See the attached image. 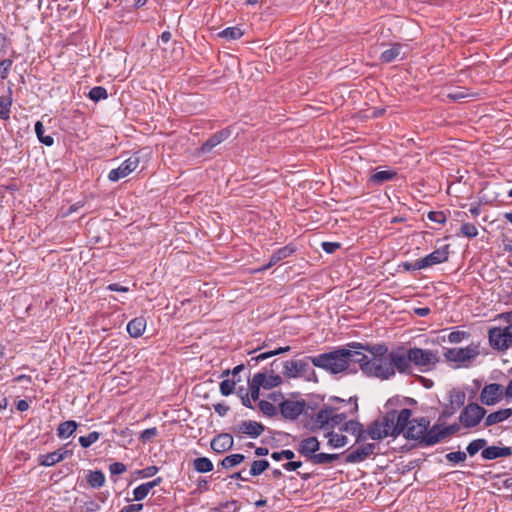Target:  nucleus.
Masks as SVG:
<instances>
[{
	"mask_svg": "<svg viewBox=\"0 0 512 512\" xmlns=\"http://www.w3.org/2000/svg\"><path fill=\"white\" fill-rule=\"evenodd\" d=\"M349 348H337L333 351L321 353L312 358V364L330 374L337 375L344 372H356L352 365L358 364L360 370L368 377H378L376 368L383 366L390 350L385 344L363 345L351 342Z\"/></svg>",
	"mask_w": 512,
	"mask_h": 512,
	"instance_id": "f257e3e1",
	"label": "nucleus"
},
{
	"mask_svg": "<svg viewBox=\"0 0 512 512\" xmlns=\"http://www.w3.org/2000/svg\"><path fill=\"white\" fill-rule=\"evenodd\" d=\"M412 416V410L404 408L399 412L393 410L386 413L381 419L375 420L365 430L366 438L381 440L387 436L396 438L404 432L409 418Z\"/></svg>",
	"mask_w": 512,
	"mask_h": 512,
	"instance_id": "f03ea898",
	"label": "nucleus"
},
{
	"mask_svg": "<svg viewBox=\"0 0 512 512\" xmlns=\"http://www.w3.org/2000/svg\"><path fill=\"white\" fill-rule=\"evenodd\" d=\"M376 373L378 374L377 378L380 380H389L396 373L412 375L413 369H411L409 349L404 345H400L390 350V354L384 360L383 366L380 365L376 368Z\"/></svg>",
	"mask_w": 512,
	"mask_h": 512,
	"instance_id": "7ed1b4c3",
	"label": "nucleus"
},
{
	"mask_svg": "<svg viewBox=\"0 0 512 512\" xmlns=\"http://www.w3.org/2000/svg\"><path fill=\"white\" fill-rule=\"evenodd\" d=\"M434 425L430 427V421L427 417L409 418L405 427L404 437L407 440H414L424 447L433 446L438 443V438L434 436Z\"/></svg>",
	"mask_w": 512,
	"mask_h": 512,
	"instance_id": "20e7f679",
	"label": "nucleus"
},
{
	"mask_svg": "<svg viewBox=\"0 0 512 512\" xmlns=\"http://www.w3.org/2000/svg\"><path fill=\"white\" fill-rule=\"evenodd\" d=\"M329 401H331V406L333 407V412L329 417V429L341 427L348 416L355 414L358 410L356 399L353 400L352 398H349L348 400H345L338 397H331Z\"/></svg>",
	"mask_w": 512,
	"mask_h": 512,
	"instance_id": "39448f33",
	"label": "nucleus"
},
{
	"mask_svg": "<svg viewBox=\"0 0 512 512\" xmlns=\"http://www.w3.org/2000/svg\"><path fill=\"white\" fill-rule=\"evenodd\" d=\"M408 349L411 369L416 367L420 372H427L432 370L439 362V355L437 351L422 349L418 347H411Z\"/></svg>",
	"mask_w": 512,
	"mask_h": 512,
	"instance_id": "423d86ee",
	"label": "nucleus"
},
{
	"mask_svg": "<svg viewBox=\"0 0 512 512\" xmlns=\"http://www.w3.org/2000/svg\"><path fill=\"white\" fill-rule=\"evenodd\" d=\"M314 357L315 356H309L305 359L288 360L283 362V374L287 378L305 377L308 381H317L316 373L310 367V363H312L311 359Z\"/></svg>",
	"mask_w": 512,
	"mask_h": 512,
	"instance_id": "0eeeda50",
	"label": "nucleus"
},
{
	"mask_svg": "<svg viewBox=\"0 0 512 512\" xmlns=\"http://www.w3.org/2000/svg\"><path fill=\"white\" fill-rule=\"evenodd\" d=\"M479 353L478 345L471 344L464 348H448L444 352V357L448 362H454L458 366H468Z\"/></svg>",
	"mask_w": 512,
	"mask_h": 512,
	"instance_id": "6e6552de",
	"label": "nucleus"
},
{
	"mask_svg": "<svg viewBox=\"0 0 512 512\" xmlns=\"http://www.w3.org/2000/svg\"><path fill=\"white\" fill-rule=\"evenodd\" d=\"M489 343L497 350H507L512 347V324L506 327H493L488 332Z\"/></svg>",
	"mask_w": 512,
	"mask_h": 512,
	"instance_id": "1a4fd4ad",
	"label": "nucleus"
},
{
	"mask_svg": "<svg viewBox=\"0 0 512 512\" xmlns=\"http://www.w3.org/2000/svg\"><path fill=\"white\" fill-rule=\"evenodd\" d=\"M486 412V409L477 403H470L461 411L459 422L464 428H474L482 421Z\"/></svg>",
	"mask_w": 512,
	"mask_h": 512,
	"instance_id": "9d476101",
	"label": "nucleus"
},
{
	"mask_svg": "<svg viewBox=\"0 0 512 512\" xmlns=\"http://www.w3.org/2000/svg\"><path fill=\"white\" fill-rule=\"evenodd\" d=\"M307 408V403L304 399L300 400H291V399H284L279 404V410L282 415V417L286 420L294 421L296 420L301 414L305 412Z\"/></svg>",
	"mask_w": 512,
	"mask_h": 512,
	"instance_id": "9b49d317",
	"label": "nucleus"
},
{
	"mask_svg": "<svg viewBox=\"0 0 512 512\" xmlns=\"http://www.w3.org/2000/svg\"><path fill=\"white\" fill-rule=\"evenodd\" d=\"M138 166L139 157L137 155H132L123 161L118 168L112 169L108 174V179L112 182H116L135 171Z\"/></svg>",
	"mask_w": 512,
	"mask_h": 512,
	"instance_id": "f8f14e48",
	"label": "nucleus"
},
{
	"mask_svg": "<svg viewBox=\"0 0 512 512\" xmlns=\"http://www.w3.org/2000/svg\"><path fill=\"white\" fill-rule=\"evenodd\" d=\"M503 396V386L497 383L485 385L480 393V401L484 405H494L498 403Z\"/></svg>",
	"mask_w": 512,
	"mask_h": 512,
	"instance_id": "ddd939ff",
	"label": "nucleus"
},
{
	"mask_svg": "<svg viewBox=\"0 0 512 512\" xmlns=\"http://www.w3.org/2000/svg\"><path fill=\"white\" fill-rule=\"evenodd\" d=\"M265 430V427L256 421L245 420L233 427V432L237 434H245L251 438L259 437Z\"/></svg>",
	"mask_w": 512,
	"mask_h": 512,
	"instance_id": "4468645a",
	"label": "nucleus"
},
{
	"mask_svg": "<svg viewBox=\"0 0 512 512\" xmlns=\"http://www.w3.org/2000/svg\"><path fill=\"white\" fill-rule=\"evenodd\" d=\"M376 449V444L374 443H367L364 444L357 449L351 451L347 454L345 458L346 463H360L369 458L372 454H374Z\"/></svg>",
	"mask_w": 512,
	"mask_h": 512,
	"instance_id": "2eb2a0df",
	"label": "nucleus"
},
{
	"mask_svg": "<svg viewBox=\"0 0 512 512\" xmlns=\"http://www.w3.org/2000/svg\"><path fill=\"white\" fill-rule=\"evenodd\" d=\"M449 257V245H444L441 248H438L428 254L427 256L421 258L422 265L424 268H428L430 266L444 263L448 260Z\"/></svg>",
	"mask_w": 512,
	"mask_h": 512,
	"instance_id": "dca6fc26",
	"label": "nucleus"
},
{
	"mask_svg": "<svg viewBox=\"0 0 512 512\" xmlns=\"http://www.w3.org/2000/svg\"><path fill=\"white\" fill-rule=\"evenodd\" d=\"M72 455L71 450H66L64 448H60L56 451L40 455L38 459V463L44 467L53 466L61 461H63L66 457Z\"/></svg>",
	"mask_w": 512,
	"mask_h": 512,
	"instance_id": "f3484780",
	"label": "nucleus"
},
{
	"mask_svg": "<svg viewBox=\"0 0 512 512\" xmlns=\"http://www.w3.org/2000/svg\"><path fill=\"white\" fill-rule=\"evenodd\" d=\"M234 439L229 433H221L214 437L210 443L211 449L216 453H224L233 448Z\"/></svg>",
	"mask_w": 512,
	"mask_h": 512,
	"instance_id": "a211bd4d",
	"label": "nucleus"
},
{
	"mask_svg": "<svg viewBox=\"0 0 512 512\" xmlns=\"http://www.w3.org/2000/svg\"><path fill=\"white\" fill-rule=\"evenodd\" d=\"M320 448L318 439L314 436L303 439L297 448V451L311 462V457L316 455Z\"/></svg>",
	"mask_w": 512,
	"mask_h": 512,
	"instance_id": "6ab92c4d",
	"label": "nucleus"
},
{
	"mask_svg": "<svg viewBox=\"0 0 512 512\" xmlns=\"http://www.w3.org/2000/svg\"><path fill=\"white\" fill-rule=\"evenodd\" d=\"M332 412L333 407L331 406V401H329L328 403L324 404L323 407L316 413L313 419L314 428L329 429V417Z\"/></svg>",
	"mask_w": 512,
	"mask_h": 512,
	"instance_id": "aec40b11",
	"label": "nucleus"
},
{
	"mask_svg": "<svg viewBox=\"0 0 512 512\" xmlns=\"http://www.w3.org/2000/svg\"><path fill=\"white\" fill-rule=\"evenodd\" d=\"M340 430L356 436V443H360L366 440V432L363 428V425L358 421L346 420L340 427Z\"/></svg>",
	"mask_w": 512,
	"mask_h": 512,
	"instance_id": "412c9836",
	"label": "nucleus"
},
{
	"mask_svg": "<svg viewBox=\"0 0 512 512\" xmlns=\"http://www.w3.org/2000/svg\"><path fill=\"white\" fill-rule=\"evenodd\" d=\"M230 136L229 130H221L214 133L211 137H209L201 146L200 151L202 153H209L215 148L217 145L222 143Z\"/></svg>",
	"mask_w": 512,
	"mask_h": 512,
	"instance_id": "4be33fe9",
	"label": "nucleus"
},
{
	"mask_svg": "<svg viewBox=\"0 0 512 512\" xmlns=\"http://www.w3.org/2000/svg\"><path fill=\"white\" fill-rule=\"evenodd\" d=\"M405 48L404 45L400 43H394L391 47L385 51H383L380 55V60L383 63H391L396 59H403L405 57L406 52L403 51Z\"/></svg>",
	"mask_w": 512,
	"mask_h": 512,
	"instance_id": "5701e85b",
	"label": "nucleus"
},
{
	"mask_svg": "<svg viewBox=\"0 0 512 512\" xmlns=\"http://www.w3.org/2000/svg\"><path fill=\"white\" fill-rule=\"evenodd\" d=\"M512 455L510 447L489 446L485 447L481 452V457L484 460H494L501 457H508Z\"/></svg>",
	"mask_w": 512,
	"mask_h": 512,
	"instance_id": "b1692460",
	"label": "nucleus"
},
{
	"mask_svg": "<svg viewBox=\"0 0 512 512\" xmlns=\"http://www.w3.org/2000/svg\"><path fill=\"white\" fill-rule=\"evenodd\" d=\"M460 430V425L457 423H453L449 426H444L442 424L436 423L434 424V436L438 438V443L442 440L456 434Z\"/></svg>",
	"mask_w": 512,
	"mask_h": 512,
	"instance_id": "393cba45",
	"label": "nucleus"
},
{
	"mask_svg": "<svg viewBox=\"0 0 512 512\" xmlns=\"http://www.w3.org/2000/svg\"><path fill=\"white\" fill-rule=\"evenodd\" d=\"M146 328V320L144 317H136L128 322L127 332L133 338H138L143 335Z\"/></svg>",
	"mask_w": 512,
	"mask_h": 512,
	"instance_id": "a878e982",
	"label": "nucleus"
},
{
	"mask_svg": "<svg viewBox=\"0 0 512 512\" xmlns=\"http://www.w3.org/2000/svg\"><path fill=\"white\" fill-rule=\"evenodd\" d=\"M511 415H512L511 408L500 409L498 411L492 412L485 418L484 426L489 427L494 424L503 422L506 419H508Z\"/></svg>",
	"mask_w": 512,
	"mask_h": 512,
	"instance_id": "bb28decb",
	"label": "nucleus"
},
{
	"mask_svg": "<svg viewBox=\"0 0 512 512\" xmlns=\"http://www.w3.org/2000/svg\"><path fill=\"white\" fill-rule=\"evenodd\" d=\"M293 252H294V249L290 246H285V247L278 249L271 255L269 262L265 266H263V268H261L260 270L269 269L273 265L277 264L279 261L289 257Z\"/></svg>",
	"mask_w": 512,
	"mask_h": 512,
	"instance_id": "cd10ccee",
	"label": "nucleus"
},
{
	"mask_svg": "<svg viewBox=\"0 0 512 512\" xmlns=\"http://www.w3.org/2000/svg\"><path fill=\"white\" fill-rule=\"evenodd\" d=\"M78 423L74 420L61 422L57 427V436L60 439H67L77 430Z\"/></svg>",
	"mask_w": 512,
	"mask_h": 512,
	"instance_id": "c85d7f7f",
	"label": "nucleus"
},
{
	"mask_svg": "<svg viewBox=\"0 0 512 512\" xmlns=\"http://www.w3.org/2000/svg\"><path fill=\"white\" fill-rule=\"evenodd\" d=\"M12 106V89L8 88V95L0 96V119L8 120L10 118Z\"/></svg>",
	"mask_w": 512,
	"mask_h": 512,
	"instance_id": "c756f323",
	"label": "nucleus"
},
{
	"mask_svg": "<svg viewBox=\"0 0 512 512\" xmlns=\"http://www.w3.org/2000/svg\"><path fill=\"white\" fill-rule=\"evenodd\" d=\"M256 375H261L263 377V385L264 389H272L282 384V377L278 374H274V370H271V374L267 375L265 372L257 373Z\"/></svg>",
	"mask_w": 512,
	"mask_h": 512,
	"instance_id": "7c9ffc66",
	"label": "nucleus"
},
{
	"mask_svg": "<svg viewBox=\"0 0 512 512\" xmlns=\"http://www.w3.org/2000/svg\"><path fill=\"white\" fill-rule=\"evenodd\" d=\"M397 176V173L393 170L377 171L370 176V182L379 185L387 181L393 180Z\"/></svg>",
	"mask_w": 512,
	"mask_h": 512,
	"instance_id": "2f4dec72",
	"label": "nucleus"
},
{
	"mask_svg": "<svg viewBox=\"0 0 512 512\" xmlns=\"http://www.w3.org/2000/svg\"><path fill=\"white\" fill-rule=\"evenodd\" d=\"M466 394L460 389H452L449 392V404L458 410L464 405Z\"/></svg>",
	"mask_w": 512,
	"mask_h": 512,
	"instance_id": "473e14b6",
	"label": "nucleus"
},
{
	"mask_svg": "<svg viewBox=\"0 0 512 512\" xmlns=\"http://www.w3.org/2000/svg\"><path fill=\"white\" fill-rule=\"evenodd\" d=\"M213 463L207 457H198L193 460V468L198 473H208L213 470Z\"/></svg>",
	"mask_w": 512,
	"mask_h": 512,
	"instance_id": "72a5a7b5",
	"label": "nucleus"
},
{
	"mask_svg": "<svg viewBox=\"0 0 512 512\" xmlns=\"http://www.w3.org/2000/svg\"><path fill=\"white\" fill-rule=\"evenodd\" d=\"M325 436L328 438V445L332 448L344 447L348 443V438L345 435L333 431L328 432Z\"/></svg>",
	"mask_w": 512,
	"mask_h": 512,
	"instance_id": "f704fd0d",
	"label": "nucleus"
},
{
	"mask_svg": "<svg viewBox=\"0 0 512 512\" xmlns=\"http://www.w3.org/2000/svg\"><path fill=\"white\" fill-rule=\"evenodd\" d=\"M87 482L92 488H101L105 484V475L100 470L91 471L87 476Z\"/></svg>",
	"mask_w": 512,
	"mask_h": 512,
	"instance_id": "c9c22d12",
	"label": "nucleus"
},
{
	"mask_svg": "<svg viewBox=\"0 0 512 512\" xmlns=\"http://www.w3.org/2000/svg\"><path fill=\"white\" fill-rule=\"evenodd\" d=\"M263 385V377L261 375H254L251 382H249V389L252 400L256 401L260 397V388Z\"/></svg>",
	"mask_w": 512,
	"mask_h": 512,
	"instance_id": "e433bc0d",
	"label": "nucleus"
},
{
	"mask_svg": "<svg viewBox=\"0 0 512 512\" xmlns=\"http://www.w3.org/2000/svg\"><path fill=\"white\" fill-rule=\"evenodd\" d=\"M245 460V456L243 454H231L226 456L220 461V465L224 469H231L239 464H241Z\"/></svg>",
	"mask_w": 512,
	"mask_h": 512,
	"instance_id": "4c0bfd02",
	"label": "nucleus"
},
{
	"mask_svg": "<svg viewBox=\"0 0 512 512\" xmlns=\"http://www.w3.org/2000/svg\"><path fill=\"white\" fill-rule=\"evenodd\" d=\"M339 457V454L318 453L311 457V463L316 465L331 464Z\"/></svg>",
	"mask_w": 512,
	"mask_h": 512,
	"instance_id": "58836bf2",
	"label": "nucleus"
},
{
	"mask_svg": "<svg viewBox=\"0 0 512 512\" xmlns=\"http://www.w3.org/2000/svg\"><path fill=\"white\" fill-rule=\"evenodd\" d=\"M487 443V440L484 438H478L471 441L466 447L467 454L473 457L479 451L482 452V450L487 446Z\"/></svg>",
	"mask_w": 512,
	"mask_h": 512,
	"instance_id": "ea45409f",
	"label": "nucleus"
},
{
	"mask_svg": "<svg viewBox=\"0 0 512 512\" xmlns=\"http://www.w3.org/2000/svg\"><path fill=\"white\" fill-rule=\"evenodd\" d=\"M221 38L227 40H237L243 36V31L239 27H227L218 34Z\"/></svg>",
	"mask_w": 512,
	"mask_h": 512,
	"instance_id": "a19ab883",
	"label": "nucleus"
},
{
	"mask_svg": "<svg viewBox=\"0 0 512 512\" xmlns=\"http://www.w3.org/2000/svg\"><path fill=\"white\" fill-rule=\"evenodd\" d=\"M35 133L39 141L46 146H52L54 143V139L52 136L44 135V126L41 121H37L35 123Z\"/></svg>",
	"mask_w": 512,
	"mask_h": 512,
	"instance_id": "79ce46f5",
	"label": "nucleus"
},
{
	"mask_svg": "<svg viewBox=\"0 0 512 512\" xmlns=\"http://www.w3.org/2000/svg\"><path fill=\"white\" fill-rule=\"evenodd\" d=\"M270 464L267 460H255L252 462L249 475L258 476L269 468Z\"/></svg>",
	"mask_w": 512,
	"mask_h": 512,
	"instance_id": "37998d69",
	"label": "nucleus"
},
{
	"mask_svg": "<svg viewBox=\"0 0 512 512\" xmlns=\"http://www.w3.org/2000/svg\"><path fill=\"white\" fill-rule=\"evenodd\" d=\"M290 349H291L290 346H285V347H280L276 350L263 352V353L257 355L256 357L251 358V361H255V363H258V362L266 360L272 356H276V355L288 352V351H290Z\"/></svg>",
	"mask_w": 512,
	"mask_h": 512,
	"instance_id": "c03bdc74",
	"label": "nucleus"
},
{
	"mask_svg": "<svg viewBox=\"0 0 512 512\" xmlns=\"http://www.w3.org/2000/svg\"><path fill=\"white\" fill-rule=\"evenodd\" d=\"M101 434L97 431L90 432L87 436H80L78 442L82 448H89L92 444L97 442Z\"/></svg>",
	"mask_w": 512,
	"mask_h": 512,
	"instance_id": "a18cd8bd",
	"label": "nucleus"
},
{
	"mask_svg": "<svg viewBox=\"0 0 512 512\" xmlns=\"http://www.w3.org/2000/svg\"><path fill=\"white\" fill-rule=\"evenodd\" d=\"M88 96L92 101L98 102L100 100L106 99L108 94L107 90L104 87L96 86L89 91Z\"/></svg>",
	"mask_w": 512,
	"mask_h": 512,
	"instance_id": "49530a36",
	"label": "nucleus"
},
{
	"mask_svg": "<svg viewBox=\"0 0 512 512\" xmlns=\"http://www.w3.org/2000/svg\"><path fill=\"white\" fill-rule=\"evenodd\" d=\"M259 410L268 417H273L277 414V408L266 400H260L258 403Z\"/></svg>",
	"mask_w": 512,
	"mask_h": 512,
	"instance_id": "de8ad7c7",
	"label": "nucleus"
},
{
	"mask_svg": "<svg viewBox=\"0 0 512 512\" xmlns=\"http://www.w3.org/2000/svg\"><path fill=\"white\" fill-rule=\"evenodd\" d=\"M151 490L148 488L146 483H142L133 490V501H142L147 497Z\"/></svg>",
	"mask_w": 512,
	"mask_h": 512,
	"instance_id": "09e8293b",
	"label": "nucleus"
},
{
	"mask_svg": "<svg viewBox=\"0 0 512 512\" xmlns=\"http://www.w3.org/2000/svg\"><path fill=\"white\" fill-rule=\"evenodd\" d=\"M460 231L463 236L468 238H475L478 235V230L472 223H463Z\"/></svg>",
	"mask_w": 512,
	"mask_h": 512,
	"instance_id": "8fccbe9b",
	"label": "nucleus"
},
{
	"mask_svg": "<svg viewBox=\"0 0 512 512\" xmlns=\"http://www.w3.org/2000/svg\"><path fill=\"white\" fill-rule=\"evenodd\" d=\"M445 458L451 463H462L466 460L467 454L463 451L449 452L446 454Z\"/></svg>",
	"mask_w": 512,
	"mask_h": 512,
	"instance_id": "3c124183",
	"label": "nucleus"
},
{
	"mask_svg": "<svg viewBox=\"0 0 512 512\" xmlns=\"http://www.w3.org/2000/svg\"><path fill=\"white\" fill-rule=\"evenodd\" d=\"M235 385H236L235 381L228 380V379L227 380H223L220 383V393L223 396H229L230 394L233 393V391L235 389Z\"/></svg>",
	"mask_w": 512,
	"mask_h": 512,
	"instance_id": "603ef678",
	"label": "nucleus"
},
{
	"mask_svg": "<svg viewBox=\"0 0 512 512\" xmlns=\"http://www.w3.org/2000/svg\"><path fill=\"white\" fill-rule=\"evenodd\" d=\"M428 219L438 224H444L447 217L443 211H430L427 215Z\"/></svg>",
	"mask_w": 512,
	"mask_h": 512,
	"instance_id": "864d4df0",
	"label": "nucleus"
},
{
	"mask_svg": "<svg viewBox=\"0 0 512 512\" xmlns=\"http://www.w3.org/2000/svg\"><path fill=\"white\" fill-rule=\"evenodd\" d=\"M157 434H158L157 428L156 427H151V428H148V429H145L144 431H142V433L140 434L139 439L143 443H146V442H149L150 440H152L154 437H156Z\"/></svg>",
	"mask_w": 512,
	"mask_h": 512,
	"instance_id": "5fc2aeb1",
	"label": "nucleus"
},
{
	"mask_svg": "<svg viewBox=\"0 0 512 512\" xmlns=\"http://www.w3.org/2000/svg\"><path fill=\"white\" fill-rule=\"evenodd\" d=\"M469 333L465 331H453L448 335V341L450 343H459L463 339L468 338Z\"/></svg>",
	"mask_w": 512,
	"mask_h": 512,
	"instance_id": "6e6d98bb",
	"label": "nucleus"
},
{
	"mask_svg": "<svg viewBox=\"0 0 512 512\" xmlns=\"http://www.w3.org/2000/svg\"><path fill=\"white\" fill-rule=\"evenodd\" d=\"M13 61L11 59H4L0 61V78H7L9 71L12 67Z\"/></svg>",
	"mask_w": 512,
	"mask_h": 512,
	"instance_id": "4d7b16f0",
	"label": "nucleus"
},
{
	"mask_svg": "<svg viewBox=\"0 0 512 512\" xmlns=\"http://www.w3.org/2000/svg\"><path fill=\"white\" fill-rule=\"evenodd\" d=\"M159 471V468L157 466H147L141 470H138L136 473L140 475L142 478H149L154 475H156Z\"/></svg>",
	"mask_w": 512,
	"mask_h": 512,
	"instance_id": "13d9d810",
	"label": "nucleus"
},
{
	"mask_svg": "<svg viewBox=\"0 0 512 512\" xmlns=\"http://www.w3.org/2000/svg\"><path fill=\"white\" fill-rule=\"evenodd\" d=\"M127 470L126 465L121 462H114L109 465L111 475H120Z\"/></svg>",
	"mask_w": 512,
	"mask_h": 512,
	"instance_id": "bf43d9fd",
	"label": "nucleus"
},
{
	"mask_svg": "<svg viewBox=\"0 0 512 512\" xmlns=\"http://www.w3.org/2000/svg\"><path fill=\"white\" fill-rule=\"evenodd\" d=\"M402 266L407 271H416V270L425 269L424 265H422V260L421 259H417L414 262H404L402 264Z\"/></svg>",
	"mask_w": 512,
	"mask_h": 512,
	"instance_id": "052dcab7",
	"label": "nucleus"
},
{
	"mask_svg": "<svg viewBox=\"0 0 512 512\" xmlns=\"http://www.w3.org/2000/svg\"><path fill=\"white\" fill-rule=\"evenodd\" d=\"M321 246L326 253L332 254L340 249L341 244L339 242H323Z\"/></svg>",
	"mask_w": 512,
	"mask_h": 512,
	"instance_id": "680f3d73",
	"label": "nucleus"
},
{
	"mask_svg": "<svg viewBox=\"0 0 512 512\" xmlns=\"http://www.w3.org/2000/svg\"><path fill=\"white\" fill-rule=\"evenodd\" d=\"M458 411L457 408H454L452 405H450L449 403L444 407L441 415H440V419L441 418H449L451 417L452 415H454L456 412Z\"/></svg>",
	"mask_w": 512,
	"mask_h": 512,
	"instance_id": "e2e57ef3",
	"label": "nucleus"
},
{
	"mask_svg": "<svg viewBox=\"0 0 512 512\" xmlns=\"http://www.w3.org/2000/svg\"><path fill=\"white\" fill-rule=\"evenodd\" d=\"M143 509V504H129L124 506L120 512H140Z\"/></svg>",
	"mask_w": 512,
	"mask_h": 512,
	"instance_id": "0e129e2a",
	"label": "nucleus"
},
{
	"mask_svg": "<svg viewBox=\"0 0 512 512\" xmlns=\"http://www.w3.org/2000/svg\"><path fill=\"white\" fill-rule=\"evenodd\" d=\"M301 466H302L301 461H289V462L283 464L282 467L286 471H295V470L299 469Z\"/></svg>",
	"mask_w": 512,
	"mask_h": 512,
	"instance_id": "69168bd1",
	"label": "nucleus"
},
{
	"mask_svg": "<svg viewBox=\"0 0 512 512\" xmlns=\"http://www.w3.org/2000/svg\"><path fill=\"white\" fill-rule=\"evenodd\" d=\"M214 410L216 413H218L219 416L223 417L227 414L229 411V407L225 405L224 403H217L214 404Z\"/></svg>",
	"mask_w": 512,
	"mask_h": 512,
	"instance_id": "338daca9",
	"label": "nucleus"
},
{
	"mask_svg": "<svg viewBox=\"0 0 512 512\" xmlns=\"http://www.w3.org/2000/svg\"><path fill=\"white\" fill-rule=\"evenodd\" d=\"M107 289L110 291H116V292H128L129 287L123 286L119 283H112L107 286Z\"/></svg>",
	"mask_w": 512,
	"mask_h": 512,
	"instance_id": "774afa93",
	"label": "nucleus"
}]
</instances>
